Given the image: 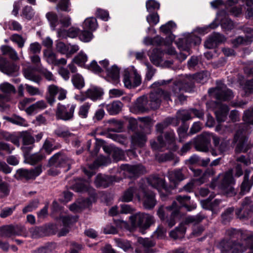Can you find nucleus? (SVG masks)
Instances as JSON below:
<instances>
[{"instance_id":"1","label":"nucleus","mask_w":253,"mask_h":253,"mask_svg":"<svg viewBox=\"0 0 253 253\" xmlns=\"http://www.w3.org/2000/svg\"><path fill=\"white\" fill-rule=\"evenodd\" d=\"M220 24L223 28L226 30H231L234 27V24L232 21L228 19L225 15V12L220 11L217 14L215 21L208 26L201 28H196L192 33H185L182 37L175 41V43L178 48L188 52V54L180 53L178 56L179 60H185L187 55L190 54L189 50L192 45L199 44L201 40L200 38L196 36L195 34L199 35H205L209 32V29L215 28Z\"/></svg>"},{"instance_id":"2","label":"nucleus","mask_w":253,"mask_h":253,"mask_svg":"<svg viewBox=\"0 0 253 253\" xmlns=\"http://www.w3.org/2000/svg\"><path fill=\"white\" fill-rule=\"evenodd\" d=\"M161 98L171 101L170 94L168 92L160 90L158 92H152L149 95V100L145 96L138 98L131 107V111L137 114L145 112L149 108L157 109L160 106Z\"/></svg>"},{"instance_id":"3","label":"nucleus","mask_w":253,"mask_h":253,"mask_svg":"<svg viewBox=\"0 0 253 253\" xmlns=\"http://www.w3.org/2000/svg\"><path fill=\"white\" fill-rule=\"evenodd\" d=\"M129 220L133 227H138L141 229L148 228L154 221L153 216L140 212L130 216Z\"/></svg>"},{"instance_id":"4","label":"nucleus","mask_w":253,"mask_h":253,"mask_svg":"<svg viewBox=\"0 0 253 253\" xmlns=\"http://www.w3.org/2000/svg\"><path fill=\"white\" fill-rule=\"evenodd\" d=\"M124 86L130 89L139 86L141 83V78L137 70L133 67L124 71L123 76Z\"/></svg>"},{"instance_id":"5","label":"nucleus","mask_w":253,"mask_h":253,"mask_svg":"<svg viewBox=\"0 0 253 253\" xmlns=\"http://www.w3.org/2000/svg\"><path fill=\"white\" fill-rule=\"evenodd\" d=\"M179 209L177 206L176 202H173L170 207L164 208L161 206L159 208L157 211V214L161 220H164L165 218L169 214L170 217L168 219L167 222L170 227H172L175 224V219L178 214Z\"/></svg>"},{"instance_id":"6","label":"nucleus","mask_w":253,"mask_h":253,"mask_svg":"<svg viewBox=\"0 0 253 253\" xmlns=\"http://www.w3.org/2000/svg\"><path fill=\"white\" fill-rule=\"evenodd\" d=\"M219 178L221 183L218 186L228 196H231L235 194V191L232 187L234 183L233 177V170H229L224 174L220 175Z\"/></svg>"},{"instance_id":"7","label":"nucleus","mask_w":253,"mask_h":253,"mask_svg":"<svg viewBox=\"0 0 253 253\" xmlns=\"http://www.w3.org/2000/svg\"><path fill=\"white\" fill-rule=\"evenodd\" d=\"M76 105L74 104L62 105L57 104L55 116L57 119L69 121L73 119Z\"/></svg>"},{"instance_id":"8","label":"nucleus","mask_w":253,"mask_h":253,"mask_svg":"<svg viewBox=\"0 0 253 253\" xmlns=\"http://www.w3.org/2000/svg\"><path fill=\"white\" fill-rule=\"evenodd\" d=\"M211 96H213L219 100H227L233 97L232 91L226 88V86L220 84H217L215 88H210L208 91Z\"/></svg>"},{"instance_id":"9","label":"nucleus","mask_w":253,"mask_h":253,"mask_svg":"<svg viewBox=\"0 0 253 253\" xmlns=\"http://www.w3.org/2000/svg\"><path fill=\"white\" fill-rule=\"evenodd\" d=\"M56 149V147L53 146V144L50 141L46 140L41 150V153L42 154H36L31 156L30 158V164L31 165H34L44 159L46 155H49Z\"/></svg>"},{"instance_id":"10","label":"nucleus","mask_w":253,"mask_h":253,"mask_svg":"<svg viewBox=\"0 0 253 253\" xmlns=\"http://www.w3.org/2000/svg\"><path fill=\"white\" fill-rule=\"evenodd\" d=\"M70 161L66 156L60 153H56L49 159L48 166L64 168L63 171H66L70 169Z\"/></svg>"},{"instance_id":"11","label":"nucleus","mask_w":253,"mask_h":253,"mask_svg":"<svg viewBox=\"0 0 253 253\" xmlns=\"http://www.w3.org/2000/svg\"><path fill=\"white\" fill-rule=\"evenodd\" d=\"M164 53L158 49L153 50L149 58L152 63L158 66L169 67L172 63L170 61H164L163 59Z\"/></svg>"},{"instance_id":"12","label":"nucleus","mask_w":253,"mask_h":253,"mask_svg":"<svg viewBox=\"0 0 253 253\" xmlns=\"http://www.w3.org/2000/svg\"><path fill=\"white\" fill-rule=\"evenodd\" d=\"M19 67L14 63H10L6 59L0 56V70L3 73L12 76L16 74Z\"/></svg>"},{"instance_id":"13","label":"nucleus","mask_w":253,"mask_h":253,"mask_svg":"<svg viewBox=\"0 0 253 253\" xmlns=\"http://www.w3.org/2000/svg\"><path fill=\"white\" fill-rule=\"evenodd\" d=\"M251 164V161L248 157L242 155L237 157L235 168V176L236 177L241 176L243 174V169Z\"/></svg>"},{"instance_id":"14","label":"nucleus","mask_w":253,"mask_h":253,"mask_svg":"<svg viewBox=\"0 0 253 253\" xmlns=\"http://www.w3.org/2000/svg\"><path fill=\"white\" fill-rule=\"evenodd\" d=\"M176 28V24L172 21H169L165 25H162L160 28V31L165 34H169V36L167 38L166 41L164 42L166 45L170 44L174 39V36L171 34V32Z\"/></svg>"},{"instance_id":"15","label":"nucleus","mask_w":253,"mask_h":253,"mask_svg":"<svg viewBox=\"0 0 253 253\" xmlns=\"http://www.w3.org/2000/svg\"><path fill=\"white\" fill-rule=\"evenodd\" d=\"M201 137H202V140L203 141L206 142L207 143H209L211 139L212 138L215 146L219 149L220 152H223L225 150V148L227 145V142H222L220 145L219 144V138L213 135L212 133H210L209 132H204L201 135Z\"/></svg>"},{"instance_id":"16","label":"nucleus","mask_w":253,"mask_h":253,"mask_svg":"<svg viewBox=\"0 0 253 253\" xmlns=\"http://www.w3.org/2000/svg\"><path fill=\"white\" fill-rule=\"evenodd\" d=\"M42 171V166H38L31 170L19 169L17 170V174L21 177L27 179H33L39 175Z\"/></svg>"},{"instance_id":"17","label":"nucleus","mask_w":253,"mask_h":253,"mask_svg":"<svg viewBox=\"0 0 253 253\" xmlns=\"http://www.w3.org/2000/svg\"><path fill=\"white\" fill-rule=\"evenodd\" d=\"M107 81L117 85L120 83L119 69L116 65L112 66L110 68L106 69Z\"/></svg>"},{"instance_id":"18","label":"nucleus","mask_w":253,"mask_h":253,"mask_svg":"<svg viewBox=\"0 0 253 253\" xmlns=\"http://www.w3.org/2000/svg\"><path fill=\"white\" fill-rule=\"evenodd\" d=\"M234 142L237 143L236 151L237 152H245L248 150L247 146L246 145V137L243 134V131H238L235 135Z\"/></svg>"},{"instance_id":"19","label":"nucleus","mask_w":253,"mask_h":253,"mask_svg":"<svg viewBox=\"0 0 253 253\" xmlns=\"http://www.w3.org/2000/svg\"><path fill=\"white\" fill-rule=\"evenodd\" d=\"M244 32L246 34V38L244 39L242 37H238L233 41V44L234 46H237L240 44H244L251 42L253 39V29L250 27H246L244 29Z\"/></svg>"},{"instance_id":"20","label":"nucleus","mask_w":253,"mask_h":253,"mask_svg":"<svg viewBox=\"0 0 253 253\" xmlns=\"http://www.w3.org/2000/svg\"><path fill=\"white\" fill-rule=\"evenodd\" d=\"M225 41V38L218 33H214L211 35L205 42V46L208 48H212L216 45Z\"/></svg>"},{"instance_id":"21","label":"nucleus","mask_w":253,"mask_h":253,"mask_svg":"<svg viewBox=\"0 0 253 253\" xmlns=\"http://www.w3.org/2000/svg\"><path fill=\"white\" fill-rule=\"evenodd\" d=\"M148 182L159 192L162 190L166 192L168 191L165 185V181L163 178H159L157 176H152L148 179Z\"/></svg>"},{"instance_id":"22","label":"nucleus","mask_w":253,"mask_h":253,"mask_svg":"<svg viewBox=\"0 0 253 253\" xmlns=\"http://www.w3.org/2000/svg\"><path fill=\"white\" fill-rule=\"evenodd\" d=\"M61 219L63 222V228L59 232V235L60 236H64L69 232L71 226L77 221V217L76 216L66 215L62 216Z\"/></svg>"},{"instance_id":"23","label":"nucleus","mask_w":253,"mask_h":253,"mask_svg":"<svg viewBox=\"0 0 253 253\" xmlns=\"http://www.w3.org/2000/svg\"><path fill=\"white\" fill-rule=\"evenodd\" d=\"M134 195L135 196L138 201H140V190H137L134 188H130L126 190L121 197V201L125 202H129L132 200Z\"/></svg>"},{"instance_id":"24","label":"nucleus","mask_w":253,"mask_h":253,"mask_svg":"<svg viewBox=\"0 0 253 253\" xmlns=\"http://www.w3.org/2000/svg\"><path fill=\"white\" fill-rule=\"evenodd\" d=\"M142 193L143 197V206L146 209L153 208L156 205V202L155 199V195L152 193H148L140 189V194Z\"/></svg>"},{"instance_id":"25","label":"nucleus","mask_w":253,"mask_h":253,"mask_svg":"<svg viewBox=\"0 0 253 253\" xmlns=\"http://www.w3.org/2000/svg\"><path fill=\"white\" fill-rule=\"evenodd\" d=\"M123 169L124 170L128 172L130 174L129 176L131 177L137 176L145 171L144 168L141 165H125L123 166Z\"/></svg>"},{"instance_id":"26","label":"nucleus","mask_w":253,"mask_h":253,"mask_svg":"<svg viewBox=\"0 0 253 253\" xmlns=\"http://www.w3.org/2000/svg\"><path fill=\"white\" fill-rule=\"evenodd\" d=\"M209 76L210 74L207 71L198 73L192 76H187L185 79L184 83L186 84L188 81L193 80L198 83L204 84L208 80Z\"/></svg>"},{"instance_id":"27","label":"nucleus","mask_w":253,"mask_h":253,"mask_svg":"<svg viewBox=\"0 0 253 253\" xmlns=\"http://www.w3.org/2000/svg\"><path fill=\"white\" fill-rule=\"evenodd\" d=\"M251 238L250 235H248V239L242 241L241 243H234L230 249L232 253H242L246 250L247 244L250 243Z\"/></svg>"},{"instance_id":"28","label":"nucleus","mask_w":253,"mask_h":253,"mask_svg":"<svg viewBox=\"0 0 253 253\" xmlns=\"http://www.w3.org/2000/svg\"><path fill=\"white\" fill-rule=\"evenodd\" d=\"M138 243L143 246V248H137L134 253H149L148 250L145 248L152 247L154 245V243L148 238H138Z\"/></svg>"},{"instance_id":"29","label":"nucleus","mask_w":253,"mask_h":253,"mask_svg":"<svg viewBox=\"0 0 253 253\" xmlns=\"http://www.w3.org/2000/svg\"><path fill=\"white\" fill-rule=\"evenodd\" d=\"M176 200L180 206L185 207L188 211H191L196 208L195 204L192 203L190 205V198L188 196H178L177 197Z\"/></svg>"},{"instance_id":"30","label":"nucleus","mask_w":253,"mask_h":253,"mask_svg":"<svg viewBox=\"0 0 253 253\" xmlns=\"http://www.w3.org/2000/svg\"><path fill=\"white\" fill-rule=\"evenodd\" d=\"M169 178L170 181L172 183L171 187H175L177 183L183 180L185 177L181 171L179 169L171 171L169 173Z\"/></svg>"},{"instance_id":"31","label":"nucleus","mask_w":253,"mask_h":253,"mask_svg":"<svg viewBox=\"0 0 253 253\" xmlns=\"http://www.w3.org/2000/svg\"><path fill=\"white\" fill-rule=\"evenodd\" d=\"M106 108L108 112L111 115H115L119 113L122 107V103L120 101H114L108 104H101Z\"/></svg>"},{"instance_id":"32","label":"nucleus","mask_w":253,"mask_h":253,"mask_svg":"<svg viewBox=\"0 0 253 253\" xmlns=\"http://www.w3.org/2000/svg\"><path fill=\"white\" fill-rule=\"evenodd\" d=\"M73 189L76 192H83L88 191L91 192L92 190L89 186V182L83 179H79L73 186Z\"/></svg>"},{"instance_id":"33","label":"nucleus","mask_w":253,"mask_h":253,"mask_svg":"<svg viewBox=\"0 0 253 253\" xmlns=\"http://www.w3.org/2000/svg\"><path fill=\"white\" fill-rule=\"evenodd\" d=\"M103 94V92L102 89L97 87H92L86 92L87 97L92 101L100 99Z\"/></svg>"},{"instance_id":"34","label":"nucleus","mask_w":253,"mask_h":253,"mask_svg":"<svg viewBox=\"0 0 253 253\" xmlns=\"http://www.w3.org/2000/svg\"><path fill=\"white\" fill-rule=\"evenodd\" d=\"M79 30L77 28L72 27L68 31L65 29H59L57 31V36L59 38H65L67 37L75 38L79 34Z\"/></svg>"},{"instance_id":"35","label":"nucleus","mask_w":253,"mask_h":253,"mask_svg":"<svg viewBox=\"0 0 253 253\" xmlns=\"http://www.w3.org/2000/svg\"><path fill=\"white\" fill-rule=\"evenodd\" d=\"M46 107V104L44 100H40L30 105L26 109L28 114L31 115L37 113L41 110L45 109Z\"/></svg>"},{"instance_id":"36","label":"nucleus","mask_w":253,"mask_h":253,"mask_svg":"<svg viewBox=\"0 0 253 253\" xmlns=\"http://www.w3.org/2000/svg\"><path fill=\"white\" fill-rule=\"evenodd\" d=\"M24 75L27 79L37 83H39L41 81V77L37 75L35 73V70L31 67L24 69Z\"/></svg>"},{"instance_id":"37","label":"nucleus","mask_w":253,"mask_h":253,"mask_svg":"<svg viewBox=\"0 0 253 253\" xmlns=\"http://www.w3.org/2000/svg\"><path fill=\"white\" fill-rule=\"evenodd\" d=\"M90 204L91 202L88 199L80 200L71 205L70 210L73 211H79L84 208L89 207Z\"/></svg>"},{"instance_id":"38","label":"nucleus","mask_w":253,"mask_h":253,"mask_svg":"<svg viewBox=\"0 0 253 253\" xmlns=\"http://www.w3.org/2000/svg\"><path fill=\"white\" fill-rule=\"evenodd\" d=\"M211 195L208 199L201 201V204L203 208L213 211L216 210L220 201L215 199L213 201H211Z\"/></svg>"},{"instance_id":"39","label":"nucleus","mask_w":253,"mask_h":253,"mask_svg":"<svg viewBox=\"0 0 253 253\" xmlns=\"http://www.w3.org/2000/svg\"><path fill=\"white\" fill-rule=\"evenodd\" d=\"M45 17L47 19L50 27L52 30H55L58 29L57 28V26L59 24V22L58 19L57 15L53 12H48L46 15Z\"/></svg>"},{"instance_id":"40","label":"nucleus","mask_w":253,"mask_h":253,"mask_svg":"<svg viewBox=\"0 0 253 253\" xmlns=\"http://www.w3.org/2000/svg\"><path fill=\"white\" fill-rule=\"evenodd\" d=\"M60 87L51 84L47 87V92L48 96L47 97V100L48 102L50 104H52L55 101V96L58 94Z\"/></svg>"},{"instance_id":"41","label":"nucleus","mask_w":253,"mask_h":253,"mask_svg":"<svg viewBox=\"0 0 253 253\" xmlns=\"http://www.w3.org/2000/svg\"><path fill=\"white\" fill-rule=\"evenodd\" d=\"M21 137L22 138L23 144L24 146L22 147L23 151H26L27 148L26 147L27 145H31L35 142V139L33 136H32L27 132H23L21 134ZM28 149H31V146L28 147Z\"/></svg>"},{"instance_id":"42","label":"nucleus","mask_w":253,"mask_h":253,"mask_svg":"<svg viewBox=\"0 0 253 253\" xmlns=\"http://www.w3.org/2000/svg\"><path fill=\"white\" fill-rule=\"evenodd\" d=\"M229 109L226 105L221 104L218 110L215 111V114L217 121L219 122L225 120Z\"/></svg>"},{"instance_id":"43","label":"nucleus","mask_w":253,"mask_h":253,"mask_svg":"<svg viewBox=\"0 0 253 253\" xmlns=\"http://www.w3.org/2000/svg\"><path fill=\"white\" fill-rule=\"evenodd\" d=\"M87 61V56L83 51H81L73 59V62L75 63L78 66L83 67L85 68L86 65L85 63Z\"/></svg>"},{"instance_id":"44","label":"nucleus","mask_w":253,"mask_h":253,"mask_svg":"<svg viewBox=\"0 0 253 253\" xmlns=\"http://www.w3.org/2000/svg\"><path fill=\"white\" fill-rule=\"evenodd\" d=\"M72 82L75 88L80 89L84 86V79L79 74L74 75L72 78Z\"/></svg>"},{"instance_id":"45","label":"nucleus","mask_w":253,"mask_h":253,"mask_svg":"<svg viewBox=\"0 0 253 253\" xmlns=\"http://www.w3.org/2000/svg\"><path fill=\"white\" fill-rule=\"evenodd\" d=\"M110 177L106 175L98 174L96 176L95 184L97 187H107L109 185Z\"/></svg>"},{"instance_id":"46","label":"nucleus","mask_w":253,"mask_h":253,"mask_svg":"<svg viewBox=\"0 0 253 253\" xmlns=\"http://www.w3.org/2000/svg\"><path fill=\"white\" fill-rule=\"evenodd\" d=\"M146 141V136L143 133H136L132 137L131 142L133 145L142 146Z\"/></svg>"},{"instance_id":"47","label":"nucleus","mask_w":253,"mask_h":253,"mask_svg":"<svg viewBox=\"0 0 253 253\" xmlns=\"http://www.w3.org/2000/svg\"><path fill=\"white\" fill-rule=\"evenodd\" d=\"M16 234V231L13 226H4L0 229V235L3 237H11Z\"/></svg>"},{"instance_id":"48","label":"nucleus","mask_w":253,"mask_h":253,"mask_svg":"<svg viewBox=\"0 0 253 253\" xmlns=\"http://www.w3.org/2000/svg\"><path fill=\"white\" fill-rule=\"evenodd\" d=\"M83 27L84 29L95 30L97 27L96 19L93 17L86 18L84 21Z\"/></svg>"},{"instance_id":"49","label":"nucleus","mask_w":253,"mask_h":253,"mask_svg":"<svg viewBox=\"0 0 253 253\" xmlns=\"http://www.w3.org/2000/svg\"><path fill=\"white\" fill-rule=\"evenodd\" d=\"M186 227L183 224H180L179 227L176 228L169 233V236L174 239L180 238L185 232Z\"/></svg>"},{"instance_id":"50","label":"nucleus","mask_w":253,"mask_h":253,"mask_svg":"<svg viewBox=\"0 0 253 253\" xmlns=\"http://www.w3.org/2000/svg\"><path fill=\"white\" fill-rule=\"evenodd\" d=\"M180 86V83H177L175 84L173 86L172 94L175 96H178L179 100L182 103L183 101L186 100V97L183 95H179V92L182 90L187 91L188 89L185 85L183 88H181Z\"/></svg>"},{"instance_id":"51","label":"nucleus","mask_w":253,"mask_h":253,"mask_svg":"<svg viewBox=\"0 0 253 253\" xmlns=\"http://www.w3.org/2000/svg\"><path fill=\"white\" fill-rule=\"evenodd\" d=\"M70 6L69 0H60L56 5V9L57 11L69 12L71 11Z\"/></svg>"},{"instance_id":"52","label":"nucleus","mask_w":253,"mask_h":253,"mask_svg":"<svg viewBox=\"0 0 253 253\" xmlns=\"http://www.w3.org/2000/svg\"><path fill=\"white\" fill-rule=\"evenodd\" d=\"M116 246L126 252L131 249V245L129 242L120 238L114 239Z\"/></svg>"},{"instance_id":"53","label":"nucleus","mask_w":253,"mask_h":253,"mask_svg":"<svg viewBox=\"0 0 253 253\" xmlns=\"http://www.w3.org/2000/svg\"><path fill=\"white\" fill-rule=\"evenodd\" d=\"M163 42V39L159 36H157L154 39L146 37L143 40L144 44L147 45H161Z\"/></svg>"},{"instance_id":"54","label":"nucleus","mask_w":253,"mask_h":253,"mask_svg":"<svg viewBox=\"0 0 253 253\" xmlns=\"http://www.w3.org/2000/svg\"><path fill=\"white\" fill-rule=\"evenodd\" d=\"M30 232L34 238L44 236L45 228L43 227H35L30 229Z\"/></svg>"},{"instance_id":"55","label":"nucleus","mask_w":253,"mask_h":253,"mask_svg":"<svg viewBox=\"0 0 253 253\" xmlns=\"http://www.w3.org/2000/svg\"><path fill=\"white\" fill-rule=\"evenodd\" d=\"M0 90L4 93L15 92L14 86L7 82H4L0 84Z\"/></svg>"},{"instance_id":"56","label":"nucleus","mask_w":253,"mask_h":253,"mask_svg":"<svg viewBox=\"0 0 253 253\" xmlns=\"http://www.w3.org/2000/svg\"><path fill=\"white\" fill-rule=\"evenodd\" d=\"M8 120L12 124L20 126L25 127L28 126L27 122L24 119L19 116H14L11 118H9Z\"/></svg>"},{"instance_id":"57","label":"nucleus","mask_w":253,"mask_h":253,"mask_svg":"<svg viewBox=\"0 0 253 253\" xmlns=\"http://www.w3.org/2000/svg\"><path fill=\"white\" fill-rule=\"evenodd\" d=\"M249 178V174L246 171L245 176L244 180L241 185V190L242 194H245L248 192L251 187V185L249 183L248 180Z\"/></svg>"},{"instance_id":"58","label":"nucleus","mask_w":253,"mask_h":253,"mask_svg":"<svg viewBox=\"0 0 253 253\" xmlns=\"http://www.w3.org/2000/svg\"><path fill=\"white\" fill-rule=\"evenodd\" d=\"M35 12L32 7L29 6H25L23 10L22 16L28 20H30L34 17Z\"/></svg>"},{"instance_id":"59","label":"nucleus","mask_w":253,"mask_h":253,"mask_svg":"<svg viewBox=\"0 0 253 253\" xmlns=\"http://www.w3.org/2000/svg\"><path fill=\"white\" fill-rule=\"evenodd\" d=\"M146 7L148 12H152L160 8V3L155 0H148L146 2Z\"/></svg>"},{"instance_id":"60","label":"nucleus","mask_w":253,"mask_h":253,"mask_svg":"<svg viewBox=\"0 0 253 253\" xmlns=\"http://www.w3.org/2000/svg\"><path fill=\"white\" fill-rule=\"evenodd\" d=\"M10 39L13 42L16 43L20 48L24 46L26 40V39L23 38L21 36L16 34L12 35L10 37Z\"/></svg>"},{"instance_id":"61","label":"nucleus","mask_w":253,"mask_h":253,"mask_svg":"<svg viewBox=\"0 0 253 253\" xmlns=\"http://www.w3.org/2000/svg\"><path fill=\"white\" fill-rule=\"evenodd\" d=\"M90 107V104L88 102H86L81 106L78 113L79 116L82 118H86L87 117Z\"/></svg>"},{"instance_id":"62","label":"nucleus","mask_w":253,"mask_h":253,"mask_svg":"<svg viewBox=\"0 0 253 253\" xmlns=\"http://www.w3.org/2000/svg\"><path fill=\"white\" fill-rule=\"evenodd\" d=\"M38 205L39 201L38 200L36 199L32 201L23 209V213H26L32 211L38 208Z\"/></svg>"},{"instance_id":"63","label":"nucleus","mask_w":253,"mask_h":253,"mask_svg":"<svg viewBox=\"0 0 253 253\" xmlns=\"http://www.w3.org/2000/svg\"><path fill=\"white\" fill-rule=\"evenodd\" d=\"M41 48V45L39 43L34 42L30 44L28 52L30 54H36L40 53Z\"/></svg>"},{"instance_id":"64","label":"nucleus","mask_w":253,"mask_h":253,"mask_svg":"<svg viewBox=\"0 0 253 253\" xmlns=\"http://www.w3.org/2000/svg\"><path fill=\"white\" fill-rule=\"evenodd\" d=\"M246 5V16L251 17L253 16V0H242Z\"/></svg>"}]
</instances>
